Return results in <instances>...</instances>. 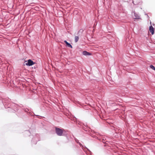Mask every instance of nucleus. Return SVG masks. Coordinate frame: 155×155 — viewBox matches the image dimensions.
Instances as JSON below:
<instances>
[{
	"label": "nucleus",
	"mask_w": 155,
	"mask_h": 155,
	"mask_svg": "<svg viewBox=\"0 0 155 155\" xmlns=\"http://www.w3.org/2000/svg\"><path fill=\"white\" fill-rule=\"evenodd\" d=\"M55 129V132L59 136H61L62 135L63 129H61L57 127H56Z\"/></svg>",
	"instance_id": "nucleus-1"
},
{
	"label": "nucleus",
	"mask_w": 155,
	"mask_h": 155,
	"mask_svg": "<svg viewBox=\"0 0 155 155\" xmlns=\"http://www.w3.org/2000/svg\"><path fill=\"white\" fill-rule=\"evenodd\" d=\"M132 2L134 5L141 4L142 3L141 0H133Z\"/></svg>",
	"instance_id": "nucleus-2"
},
{
	"label": "nucleus",
	"mask_w": 155,
	"mask_h": 155,
	"mask_svg": "<svg viewBox=\"0 0 155 155\" xmlns=\"http://www.w3.org/2000/svg\"><path fill=\"white\" fill-rule=\"evenodd\" d=\"M132 17L134 19H139L140 16L135 12H134L132 13Z\"/></svg>",
	"instance_id": "nucleus-3"
},
{
	"label": "nucleus",
	"mask_w": 155,
	"mask_h": 155,
	"mask_svg": "<svg viewBox=\"0 0 155 155\" xmlns=\"http://www.w3.org/2000/svg\"><path fill=\"white\" fill-rule=\"evenodd\" d=\"M35 64V63L31 59H29L28 61V62L26 63V65L28 66H31Z\"/></svg>",
	"instance_id": "nucleus-4"
},
{
	"label": "nucleus",
	"mask_w": 155,
	"mask_h": 155,
	"mask_svg": "<svg viewBox=\"0 0 155 155\" xmlns=\"http://www.w3.org/2000/svg\"><path fill=\"white\" fill-rule=\"evenodd\" d=\"M149 31L152 35L154 33V29L153 27L151 25L150 27Z\"/></svg>",
	"instance_id": "nucleus-5"
},
{
	"label": "nucleus",
	"mask_w": 155,
	"mask_h": 155,
	"mask_svg": "<svg viewBox=\"0 0 155 155\" xmlns=\"http://www.w3.org/2000/svg\"><path fill=\"white\" fill-rule=\"evenodd\" d=\"M64 42L66 43L67 45V46L69 47H70L71 48H72V45L69 43H68L66 41H64Z\"/></svg>",
	"instance_id": "nucleus-6"
},
{
	"label": "nucleus",
	"mask_w": 155,
	"mask_h": 155,
	"mask_svg": "<svg viewBox=\"0 0 155 155\" xmlns=\"http://www.w3.org/2000/svg\"><path fill=\"white\" fill-rule=\"evenodd\" d=\"M83 54L84 55H90L91 54L86 51H84L83 52Z\"/></svg>",
	"instance_id": "nucleus-7"
},
{
	"label": "nucleus",
	"mask_w": 155,
	"mask_h": 155,
	"mask_svg": "<svg viewBox=\"0 0 155 155\" xmlns=\"http://www.w3.org/2000/svg\"><path fill=\"white\" fill-rule=\"evenodd\" d=\"M79 40L78 36H75V41L76 42H77Z\"/></svg>",
	"instance_id": "nucleus-8"
},
{
	"label": "nucleus",
	"mask_w": 155,
	"mask_h": 155,
	"mask_svg": "<svg viewBox=\"0 0 155 155\" xmlns=\"http://www.w3.org/2000/svg\"><path fill=\"white\" fill-rule=\"evenodd\" d=\"M150 68L154 70L155 71V67L153 65H151L150 66Z\"/></svg>",
	"instance_id": "nucleus-9"
}]
</instances>
